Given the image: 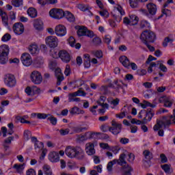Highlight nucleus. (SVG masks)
<instances>
[{"label":"nucleus","mask_w":175,"mask_h":175,"mask_svg":"<svg viewBox=\"0 0 175 175\" xmlns=\"http://www.w3.org/2000/svg\"><path fill=\"white\" fill-rule=\"evenodd\" d=\"M140 39L144 44H147V43H154L155 39H157V36L155 35V33L150 30H145L141 34Z\"/></svg>","instance_id":"nucleus-1"},{"label":"nucleus","mask_w":175,"mask_h":175,"mask_svg":"<svg viewBox=\"0 0 175 175\" xmlns=\"http://www.w3.org/2000/svg\"><path fill=\"white\" fill-rule=\"evenodd\" d=\"M10 51L9 46L6 44L0 46V64L1 65H5L9 62Z\"/></svg>","instance_id":"nucleus-2"},{"label":"nucleus","mask_w":175,"mask_h":175,"mask_svg":"<svg viewBox=\"0 0 175 175\" xmlns=\"http://www.w3.org/2000/svg\"><path fill=\"white\" fill-rule=\"evenodd\" d=\"M126 157V154H125V153H122L120 155L118 159H113V161H109L107 165L108 172H113V165H116V163L120 165V166L126 165V161L125 160Z\"/></svg>","instance_id":"nucleus-3"},{"label":"nucleus","mask_w":175,"mask_h":175,"mask_svg":"<svg viewBox=\"0 0 175 175\" xmlns=\"http://www.w3.org/2000/svg\"><path fill=\"white\" fill-rule=\"evenodd\" d=\"M53 58H58V57L63 61V62H70V55L65 50L59 51V53L54 51V54H52Z\"/></svg>","instance_id":"nucleus-4"},{"label":"nucleus","mask_w":175,"mask_h":175,"mask_svg":"<svg viewBox=\"0 0 175 175\" xmlns=\"http://www.w3.org/2000/svg\"><path fill=\"white\" fill-rule=\"evenodd\" d=\"M122 130V124H120L116 120L111 121V126L109 128V132L113 133V135H118L121 133V131Z\"/></svg>","instance_id":"nucleus-5"},{"label":"nucleus","mask_w":175,"mask_h":175,"mask_svg":"<svg viewBox=\"0 0 175 175\" xmlns=\"http://www.w3.org/2000/svg\"><path fill=\"white\" fill-rule=\"evenodd\" d=\"M31 80L32 83L34 84H41L42 81H43V77H42V74L37 70H34L31 72L30 75Z\"/></svg>","instance_id":"nucleus-6"},{"label":"nucleus","mask_w":175,"mask_h":175,"mask_svg":"<svg viewBox=\"0 0 175 175\" xmlns=\"http://www.w3.org/2000/svg\"><path fill=\"white\" fill-rule=\"evenodd\" d=\"M46 44L51 49H55L58 46V38L55 36H49L45 39Z\"/></svg>","instance_id":"nucleus-7"},{"label":"nucleus","mask_w":175,"mask_h":175,"mask_svg":"<svg viewBox=\"0 0 175 175\" xmlns=\"http://www.w3.org/2000/svg\"><path fill=\"white\" fill-rule=\"evenodd\" d=\"M49 15L53 18H57V20H59V18L64 17V10H62V9L53 8L50 10Z\"/></svg>","instance_id":"nucleus-8"},{"label":"nucleus","mask_w":175,"mask_h":175,"mask_svg":"<svg viewBox=\"0 0 175 175\" xmlns=\"http://www.w3.org/2000/svg\"><path fill=\"white\" fill-rule=\"evenodd\" d=\"M21 59L24 66H31V65H32V58L31 57V55L28 53H23Z\"/></svg>","instance_id":"nucleus-9"},{"label":"nucleus","mask_w":175,"mask_h":175,"mask_svg":"<svg viewBox=\"0 0 175 175\" xmlns=\"http://www.w3.org/2000/svg\"><path fill=\"white\" fill-rule=\"evenodd\" d=\"M12 29L16 35H22L24 33V25L21 23H16L12 27Z\"/></svg>","instance_id":"nucleus-10"},{"label":"nucleus","mask_w":175,"mask_h":175,"mask_svg":"<svg viewBox=\"0 0 175 175\" xmlns=\"http://www.w3.org/2000/svg\"><path fill=\"white\" fill-rule=\"evenodd\" d=\"M5 83L8 87H14L16 85V78H14V75L8 74L5 76Z\"/></svg>","instance_id":"nucleus-11"},{"label":"nucleus","mask_w":175,"mask_h":175,"mask_svg":"<svg viewBox=\"0 0 175 175\" xmlns=\"http://www.w3.org/2000/svg\"><path fill=\"white\" fill-rule=\"evenodd\" d=\"M55 33L57 36H65L66 35V27L62 25H58L55 28Z\"/></svg>","instance_id":"nucleus-12"},{"label":"nucleus","mask_w":175,"mask_h":175,"mask_svg":"<svg viewBox=\"0 0 175 175\" xmlns=\"http://www.w3.org/2000/svg\"><path fill=\"white\" fill-rule=\"evenodd\" d=\"M85 152L88 155H94L95 145L93 143L89 142L85 144Z\"/></svg>","instance_id":"nucleus-13"},{"label":"nucleus","mask_w":175,"mask_h":175,"mask_svg":"<svg viewBox=\"0 0 175 175\" xmlns=\"http://www.w3.org/2000/svg\"><path fill=\"white\" fill-rule=\"evenodd\" d=\"M77 147L68 146L65 150V154L69 158H75Z\"/></svg>","instance_id":"nucleus-14"},{"label":"nucleus","mask_w":175,"mask_h":175,"mask_svg":"<svg viewBox=\"0 0 175 175\" xmlns=\"http://www.w3.org/2000/svg\"><path fill=\"white\" fill-rule=\"evenodd\" d=\"M74 158H76V159H79V161H83V159L85 158V154L84 153V150L81 149V147H77L75 156L74 157Z\"/></svg>","instance_id":"nucleus-15"},{"label":"nucleus","mask_w":175,"mask_h":175,"mask_svg":"<svg viewBox=\"0 0 175 175\" xmlns=\"http://www.w3.org/2000/svg\"><path fill=\"white\" fill-rule=\"evenodd\" d=\"M159 100L160 103H161L163 100L165 107H172V105H173V100L170 98V96L161 97Z\"/></svg>","instance_id":"nucleus-16"},{"label":"nucleus","mask_w":175,"mask_h":175,"mask_svg":"<svg viewBox=\"0 0 175 175\" xmlns=\"http://www.w3.org/2000/svg\"><path fill=\"white\" fill-rule=\"evenodd\" d=\"M146 8L149 14H151V16H155L157 14V5L153 3H149L146 5Z\"/></svg>","instance_id":"nucleus-17"},{"label":"nucleus","mask_w":175,"mask_h":175,"mask_svg":"<svg viewBox=\"0 0 175 175\" xmlns=\"http://www.w3.org/2000/svg\"><path fill=\"white\" fill-rule=\"evenodd\" d=\"M119 61L120 63H122L124 68H126V69H129V68H131V62L126 56H121L119 58Z\"/></svg>","instance_id":"nucleus-18"},{"label":"nucleus","mask_w":175,"mask_h":175,"mask_svg":"<svg viewBox=\"0 0 175 175\" xmlns=\"http://www.w3.org/2000/svg\"><path fill=\"white\" fill-rule=\"evenodd\" d=\"M49 159L51 162L56 163L59 161V154L56 152L49 153Z\"/></svg>","instance_id":"nucleus-19"},{"label":"nucleus","mask_w":175,"mask_h":175,"mask_svg":"<svg viewBox=\"0 0 175 175\" xmlns=\"http://www.w3.org/2000/svg\"><path fill=\"white\" fill-rule=\"evenodd\" d=\"M33 25L37 31H42V29H43V21L40 19H35Z\"/></svg>","instance_id":"nucleus-20"},{"label":"nucleus","mask_w":175,"mask_h":175,"mask_svg":"<svg viewBox=\"0 0 175 175\" xmlns=\"http://www.w3.org/2000/svg\"><path fill=\"white\" fill-rule=\"evenodd\" d=\"M98 135H101L100 133H90L86 132L84 135H83L86 140H88V139H96L98 137Z\"/></svg>","instance_id":"nucleus-21"},{"label":"nucleus","mask_w":175,"mask_h":175,"mask_svg":"<svg viewBox=\"0 0 175 175\" xmlns=\"http://www.w3.org/2000/svg\"><path fill=\"white\" fill-rule=\"evenodd\" d=\"M146 116L144 117V118H146V122L148 121H151V120L152 119V117H154L155 113L154 112V111H152V109H148L146 111Z\"/></svg>","instance_id":"nucleus-22"},{"label":"nucleus","mask_w":175,"mask_h":175,"mask_svg":"<svg viewBox=\"0 0 175 175\" xmlns=\"http://www.w3.org/2000/svg\"><path fill=\"white\" fill-rule=\"evenodd\" d=\"M29 51L32 55L39 53V47L36 44H31L29 46Z\"/></svg>","instance_id":"nucleus-23"},{"label":"nucleus","mask_w":175,"mask_h":175,"mask_svg":"<svg viewBox=\"0 0 175 175\" xmlns=\"http://www.w3.org/2000/svg\"><path fill=\"white\" fill-rule=\"evenodd\" d=\"M64 17H65L68 21H70V23H73L75 20L73 14L69 11L64 12Z\"/></svg>","instance_id":"nucleus-24"},{"label":"nucleus","mask_w":175,"mask_h":175,"mask_svg":"<svg viewBox=\"0 0 175 175\" xmlns=\"http://www.w3.org/2000/svg\"><path fill=\"white\" fill-rule=\"evenodd\" d=\"M124 172L122 175H132V172H133V168L129 165H126L123 166Z\"/></svg>","instance_id":"nucleus-25"},{"label":"nucleus","mask_w":175,"mask_h":175,"mask_svg":"<svg viewBox=\"0 0 175 175\" xmlns=\"http://www.w3.org/2000/svg\"><path fill=\"white\" fill-rule=\"evenodd\" d=\"M14 140V137H9L5 139L3 143V147L5 148V151H8V148H9V145L12 144V141Z\"/></svg>","instance_id":"nucleus-26"},{"label":"nucleus","mask_w":175,"mask_h":175,"mask_svg":"<svg viewBox=\"0 0 175 175\" xmlns=\"http://www.w3.org/2000/svg\"><path fill=\"white\" fill-rule=\"evenodd\" d=\"M31 116L33 117H36L38 120H46V118H47L48 117H50L51 114L48 113H32Z\"/></svg>","instance_id":"nucleus-27"},{"label":"nucleus","mask_w":175,"mask_h":175,"mask_svg":"<svg viewBox=\"0 0 175 175\" xmlns=\"http://www.w3.org/2000/svg\"><path fill=\"white\" fill-rule=\"evenodd\" d=\"M80 94H81V96H85L87 95V94L84 92V91H81V90H77L75 92L73 93H70L68 94V98H76V96H80Z\"/></svg>","instance_id":"nucleus-28"},{"label":"nucleus","mask_w":175,"mask_h":175,"mask_svg":"<svg viewBox=\"0 0 175 175\" xmlns=\"http://www.w3.org/2000/svg\"><path fill=\"white\" fill-rule=\"evenodd\" d=\"M27 14L29 17H31V18H35L38 16V11L33 8H30L27 10Z\"/></svg>","instance_id":"nucleus-29"},{"label":"nucleus","mask_w":175,"mask_h":175,"mask_svg":"<svg viewBox=\"0 0 175 175\" xmlns=\"http://www.w3.org/2000/svg\"><path fill=\"white\" fill-rule=\"evenodd\" d=\"M55 75L57 79V85H61L62 81H64V76H62V74L59 70H56Z\"/></svg>","instance_id":"nucleus-30"},{"label":"nucleus","mask_w":175,"mask_h":175,"mask_svg":"<svg viewBox=\"0 0 175 175\" xmlns=\"http://www.w3.org/2000/svg\"><path fill=\"white\" fill-rule=\"evenodd\" d=\"M84 66L88 68L91 66V57L90 55L85 54L84 55Z\"/></svg>","instance_id":"nucleus-31"},{"label":"nucleus","mask_w":175,"mask_h":175,"mask_svg":"<svg viewBox=\"0 0 175 175\" xmlns=\"http://www.w3.org/2000/svg\"><path fill=\"white\" fill-rule=\"evenodd\" d=\"M163 120H164L163 121H160L162 126H164V128H167V126L172 125V121H173V119H170H170L165 120H166V117H164Z\"/></svg>","instance_id":"nucleus-32"},{"label":"nucleus","mask_w":175,"mask_h":175,"mask_svg":"<svg viewBox=\"0 0 175 175\" xmlns=\"http://www.w3.org/2000/svg\"><path fill=\"white\" fill-rule=\"evenodd\" d=\"M78 36H85L87 35V27H81L77 31Z\"/></svg>","instance_id":"nucleus-33"},{"label":"nucleus","mask_w":175,"mask_h":175,"mask_svg":"<svg viewBox=\"0 0 175 175\" xmlns=\"http://www.w3.org/2000/svg\"><path fill=\"white\" fill-rule=\"evenodd\" d=\"M130 23L131 25H136L139 23V17L136 15H130Z\"/></svg>","instance_id":"nucleus-34"},{"label":"nucleus","mask_w":175,"mask_h":175,"mask_svg":"<svg viewBox=\"0 0 175 175\" xmlns=\"http://www.w3.org/2000/svg\"><path fill=\"white\" fill-rule=\"evenodd\" d=\"M84 110L80 109V108L77 107H72L70 111L71 114H84Z\"/></svg>","instance_id":"nucleus-35"},{"label":"nucleus","mask_w":175,"mask_h":175,"mask_svg":"<svg viewBox=\"0 0 175 175\" xmlns=\"http://www.w3.org/2000/svg\"><path fill=\"white\" fill-rule=\"evenodd\" d=\"M34 64L38 67L42 66V65H43V64H44V60L43 59V57L38 56L37 58H36V59L34 61Z\"/></svg>","instance_id":"nucleus-36"},{"label":"nucleus","mask_w":175,"mask_h":175,"mask_svg":"<svg viewBox=\"0 0 175 175\" xmlns=\"http://www.w3.org/2000/svg\"><path fill=\"white\" fill-rule=\"evenodd\" d=\"M88 130V129L87 127L75 126L72 128V131L75 133H81V132H84V131Z\"/></svg>","instance_id":"nucleus-37"},{"label":"nucleus","mask_w":175,"mask_h":175,"mask_svg":"<svg viewBox=\"0 0 175 175\" xmlns=\"http://www.w3.org/2000/svg\"><path fill=\"white\" fill-rule=\"evenodd\" d=\"M1 18L3 24L5 25V27H9V18L8 16V14H6V12H3V14H2Z\"/></svg>","instance_id":"nucleus-38"},{"label":"nucleus","mask_w":175,"mask_h":175,"mask_svg":"<svg viewBox=\"0 0 175 175\" xmlns=\"http://www.w3.org/2000/svg\"><path fill=\"white\" fill-rule=\"evenodd\" d=\"M143 154L145 157V159H147L148 161H151V159L154 158V155L150 150H144Z\"/></svg>","instance_id":"nucleus-39"},{"label":"nucleus","mask_w":175,"mask_h":175,"mask_svg":"<svg viewBox=\"0 0 175 175\" xmlns=\"http://www.w3.org/2000/svg\"><path fill=\"white\" fill-rule=\"evenodd\" d=\"M43 170L44 175H53V171H51V168L49 165H44Z\"/></svg>","instance_id":"nucleus-40"},{"label":"nucleus","mask_w":175,"mask_h":175,"mask_svg":"<svg viewBox=\"0 0 175 175\" xmlns=\"http://www.w3.org/2000/svg\"><path fill=\"white\" fill-rule=\"evenodd\" d=\"M12 5L14 6V8H20L23 6V0H12Z\"/></svg>","instance_id":"nucleus-41"},{"label":"nucleus","mask_w":175,"mask_h":175,"mask_svg":"<svg viewBox=\"0 0 175 175\" xmlns=\"http://www.w3.org/2000/svg\"><path fill=\"white\" fill-rule=\"evenodd\" d=\"M141 107L142 109H146V107H155V105L148 103L147 100H144V103H141Z\"/></svg>","instance_id":"nucleus-42"},{"label":"nucleus","mask_w":175,"mask_h":175,"mask_svg":"<svg viewBox=\"0 0 175 175\" xmlns=\"http://www.w3.org/2000/svg\"><path fill=\"white\" fill-rule=\"evenodd\" d=\"M31 90L33 92V95H39V94H40V92H42V90H40V88L33 85L31 86Z\"/></svg>","instance_id":"nucleus-43"},{"label":"nucleus","mask_w":175,"mask_h":175,"mask_svg":"<svg viewBox=\"0 0 175 175\" xmlns=\"http://www.w3.org/2000/svg\"><path fill=\"white\" fill-rule=\"evenodd\" d=\"M139 2H140V0H129L130 6L133 8H137Z\"/></svg>","instance_id":"nucleus-44"},{"label":"nucleus","mask_w":175,"mask_h":175,"mask_svg":"<svg viewBox=\"0 0 175 175\" xmlns=\"http://www.w3.org/2000/svg\"><path fill=\"white\" fill-rule=\"evenodd\" d=\"M61 136H66V135H69V133L70 132V129H62L59 131Z\"/></svg>","instance_id":"nucleus-45"},{"label":"nucleus","mask_w":175,"mask_h":175,"mask_svg":"<svg viewBox=\"0 0 175 175\" xmlns=\"http://www.w3.org/2000/svg\"><path fill=\"white\" fill-rule=\"evenodd\" d=\"M140 28H150V23L147 21H142L140 23Z\"/></svg>","instance_id":"nucleus-46"},{"label":"nucleus","mask_w":175,"mask_h":175,"mask_svg":"<svg viewBox=\"0 0 175 175\" xmlns=\"http://www.w3.org/2000/svg\"><path fill=\"white\" fill-rule=\"evenodd\" d=\"M92 42L94 46H99V44H102V40L99 37H95L93 38Z\"/></svg>","instance_id":"nucleus-47"},{"label":"nucleus","mask_w":175,"mask_h":175,"mask_svg":"<svg viewBox=\"0 0 175 175\" xmlns=\"http://www.w3.org/2000/svg\"><path fill=\"white\" fill-rule=\"evenodd\" d=\"M47 120L50 121L51 124L53 125H57V118L50 116L48 117Z\"/></svg>","instance_id":"nucleus-48"},{"label":"nucleus","mask_w":175,"mask_h":175,"mask_svg":"<svg viewBox=\"0 0 175 175\" xmlns=\"http://www.w3.org/2000/svg\"><path fill=\"white\" fill-rule=\"evenodd\" d=\"M103 42L104 43H106L107 46H109L110 42H111V36L109 35L105 36L103 38Z\"/></svg>","instance_id":"nucleus-49"},{"label":"nucleus","mask_w":175,"mask_h":175,"mask_svg":"<svg viewBox=\"0 0 175 175\" xmlns=\"http://www.w3.org/2000/svg\"><path fill=\"white\" fill-rule=\"evenodd\" d=\"M14 169H16L18 173H21L23 172V170L24 169L23 164L18 165L15 164L14 165Z\"/></svg>","instance_id":"nucleus-50"},{"label":"nucleus","mask_w":175,"mask_h":175,"mask_svg":"<svg viewBox=\"0 0 175 175\" xmlns=\"http://www.w3.org/2000/svg\"><path fill=\"white\" fill-rule=\"evenodd\" d=\"M172 42H173V39H170L169 37H167L164 39V41L163 42V47H167V44Z\"/></svg>","instance_id":"nucleus-51"},{"label":"nucleus","mask_w":175,"mask_h":175,"mask_svg":"<svg viewBox=\"0 0 175 175\" xmlns=\"http://www.w3.org/2000/svg\"><path fill=\"white\" fill-rule=\"evenodd\" d=\"M161 168L165 173H167L168 174H170V165L165 164L161 165Z\"/></svg>","instance_id":"nucleus-52"},{"label":"nucleus","mask_w":175,"mask_h":175,"mask_svg":"<svg viewBox=\"0 0 175 175\" xmlns=\"http://www.w3.org/2000/svg\"><path fill=\"white\" fill-rule=\"evenodd\" d=\"M12 39V36L9 33H5L1 38L2 42H9Z\"/></svg>","instance_id":"nucleus-53"},{"label":"nucleus","mask_w":175,"mask_h":175,"mask_svg":"<svg viewBox=\"0 0 175 175\" xmlns=\"http://www.w3.org/2000/svg\"><path fill=\"white\" fill-rule=\"evenodd\" d=\"M57 67V62L55 60H52L49 62V69L54 70Z\"/></svg>","instance_id":"nucleus-54"},{"label":"nucleus","mask_w":175,"mask_h":175,"mask_svg":"<svg viewBox=\"0 0 175 175\" xmlns=\"http://www.w3.org/2000/svg\"><path fill=\"white\" fill-rule=\"evenodd\" d=\"M68 43L71 47H75V44H76V40L73 36H70L68 39Z\"/></svg>","instance_id":"nucleus-55"},{"label":"nucleus","mask_w":175,"mask_h":175,"mask_svg":"<svg viewBox=\"0 0 175 175\" xmlns=\"http://www.w3.org/2000/svg\"><path fill=\"white\" fill-rule=\"evenodd\" d=\"M78 9H79L82 12H85L86 10H88V7H87V5L84 4H79Z\"/></svg>","instance_id":"nucleus-56"},{"label":"nucleus","mask_w":175,"mask_h":175,"mask_svg":"<svg viewBox=\"0 0 175 175\" xmlns=\"http://www.w3.org/2000/svg\"><path fill=\"white\" fill-rule=\"evenodd\" d=\"M162 124L161 123V121H159L157 122V124L154 125L153 127L154 131H159L161 128H162Z\"/></svg>","instance_id":"nucleus-57"},{"label":"nucleus","mask_w":175,"mask_h":175,"mask_svg":"<svg viewBox=\"0 0 175 175\" xmlns=\"http://www.w3.org/2000/svg\"><path fill=\"white\" fill-rule=\"evenodd\" d=\"M64 75L66 76H69V75H70V66H69V65L66 66V68L64 70Z\"/></svg>","instance_id":"nucleus-58"},{"label":"nucleus","mask_w":175,"mask_h":175,"mask_svg":"<svg viewBox=\"0 0 175 175\" xmlns=\"http://www.w3.org/2000/svg\"><path fill=\"white\" fill-rule=\"evenodd\" d=\"M80 98L77 97H68V102H80Z\"/></svg>","instance_id":"nucleus-59"},{"label":"nucleus","mask_w":175,"mask_h":175,"mask_svg":"<svg viewBox=\"0 0 175 175\" xmlns=\"http://www.w3.org/2000/svg\"><path fill=\"white\" fill-rule=\"evenodd\" d=\"M100 15L102 16V17H109V12L107 10L100 11Z\"/></svg>","instance_id":"nucleus-60"},{"label":"nucleus","mask_w":175,"mask_h":175,"mask_svg":"<svg viewBox=\"0 0 175 175\" xmlns=\"http://www.w3.org/2000/svg\"><path fill=\"white\" fill-rule=\"evenodd\" d=\"M29 136H31V131H25L24 132V138L25 140H29Z\"/></svg>","instance_id":"nucleus-61"},{"label":"nucleus","mask_w":175,"mask_h":175,"mask_svg":"<svg viewBox=\"0 0 175 175\" xmlns=\"http://www.w3.org/2000/svg\"><path fill=\"white\" fill-rule=\"evenodd\" d=\"M26 174L27 175H36V172H35V170L31 168L27 171Z\"/></svg>","instance_id":"nucleus-62"},{"label":"nucleus","mask_w":175,"mask_h":175,"mask_svg":"<svg viewBox=\"0 0 175 175\" xmlns=\"http://www.w3.org/2000/svg\"><path fill=\"white\" fill-rule=\"evenodd\" d=\"M128 161L131 163H132L135 161V154H133V153H130L129 154Z\"/></svg>","instance_id":"nucleus-63"},{"label":"nucleus","mask_w":175,"mask_h":175,"mask_svg":"<svg viewBox=\"0 0 175 175\" xmlns=\"http://www.w3.org/2000/svg\"><path fill=\"white\" fill-rule=\"evenodd\" d=\"M34 147L35 148H43V143L42 142H37L36 144H34Z\"/></svg>","instance_id":"nucleus-64"}]
</instances>
